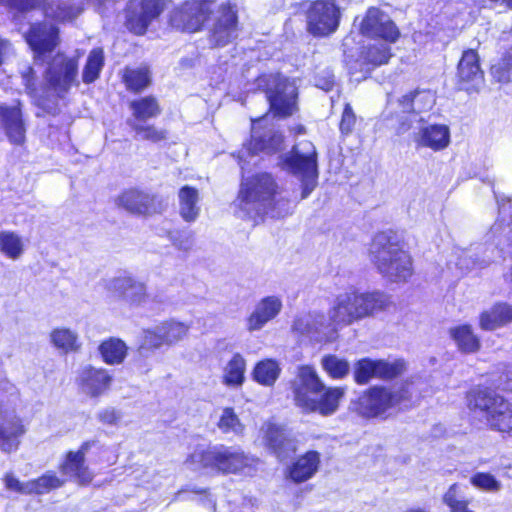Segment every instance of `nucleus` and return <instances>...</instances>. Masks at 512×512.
Here are the masks:
<instances>
[{
    "label": "nucleus",
    "instance_id": "1",
    "mask_svg": "<svg viewBox=\"0 0 512 512\" xmlns=\"http://www.w3.org/2000/svg\"><path fill=\"white\" fill-rule=\"evenodd\" d=\"M369 256L377 271L390 282H406L413 274L412 258L392 231L373 237Z\"/></svg>",
    "mask_w": 512,
    "mask_h": 512
},
{
    "label": "nucleus",
    "instance_id": "2",
    "mask_svg": "<svg viewBox=\"0 0 512 512\" xmlns=\"http://www.w3.org/2000/svg\"><path fill=\"white\" fill-rule=\"evenodd\" d=\"M294 399L296 405L306 412H319L327 416L333 414L344 395L341 388L325 390L323 382L314 368L302 366L299 368L298 380L294 383Z\"/></svg>",
    "mask_w": 512,
    "mask_h": 512
},
{
    "label": "nucleus",
    "instance_id": "3",
    "mask_svg": "<svg viewBox=\"0 0 512 512\" xmlns=\"http://www.w3.org/2000/svg\"><path fill=\"white\" fill-rule=\"evenodd\" d=\"M186 464L193 471L212 475L239 474L251 465V458L239 446L215 444L195 449Z\"/></svg>",
    "mask_w": 512,
    "mask_h": 512
},
{
    "label": "nucleus",
    "instance_id": "4",
    "mask_svg": "<svg viewBox=\"0 0 512 512\" xmlns=\"http://www.w3.org/2000/svg\"><path fill=\"white\" fill-rule=\"evenodd\" d=\"M389 303V296L384 292L346 291L337 296L335 305L329 311V317L336 325H348L384 310Z\"/></svg>",
    "mask_w": 512,
    "mask_h": 512
},
{
    "label": "nucleus",
    "instance_id": "5",
    "mask_svg": "<svg viewBox=\"0 0 512 512\" xmlns=\"http://www.w3.org/2000/svg\"><path fill=\"white\" fill-rule=\"evenodd\" d=\"M469 409L492 430H512V403L487 387L472 389L467 394Z\"/></svg>",
    "mask_w": 512,
    "mask_h": 512
},
{
    "label": "nucleus",
    "instance_id": "6",
    "mask_svg": "<svg viewBox=\"0 0 512 512\" xmlns=\"http://www.w3.org/2000/svg\"><path fill=\"white\" fill-rule=\"evenodd\" d=\"M280 168L301 183V199H306L317 186L318 153L310 141H301L278 157Z\"/></svg>",
    "mask_w": 512,
    "mask_h": 512
},
{
    "label": "nucleus",
    "instance_id": "7",
    "mask_svg": "<svg viewBox=\"0 0 512 512\" xmlns=\"http://www.w3.org/2000/svg\"><path fill=\"white\" fill-rule=\"evenodd\" d=\"M276 188L273 177L268 173L243 179L238 197L239 207L250 217L272 213Z\"/></svg>",
    "mask_w": 512,
    "mask_h": 512
},
{
    "label": "nucleus",
    "instance_id": "8",
    "mask_svg": "<svg viewBox=\"0 0 512 512\" xmlns=\"http://www.w3.org/2000/svg\"><path fill=\"white\" fill-rule=\"evenodd\" d=\"M17 387L8 380L0 381V450L10 453L19 446V438L25 433L14 406L18 400Z\"/></svg>",
    "mask_w": 512,
    "mask_h": 512
},
{
    "label": "nucleus",
    "instance_id": "9",
    "mask_svg": "<svg viewBox=\"0 0 512 512\" xmlns=\"http://www.w3.org/2000/svg\"><path fill=\"white\" fill-rule=\"evenodd\" d=\"M44 78L57 96H65L73 85L79 84L78 59L57 53L47 62Z\"/></svg>",
    "mask_w": 512,
    "mask_h": 512
},
{
    "label": "nucleus",
    "instance_id": "10",
    "mask_svg": "<svg viewBox=\"0 0 512 512\" xmlns=\"http://www.w3.org/2000/svg\"><path fill=\"white\" fill-rule=\"evenodd\" d=\"M435 104L434 95L430 91L416 90L398 100L401 115H397L398 125L395 127L397 135L406 133L414 122L425 120L423 113L428 112Z\"/></svg>",
    "mask_w": 512,
    "mask_h": 512
},
{
    "label": "nucleus",
    "instance_id": "11",
    "mask_svg": "<svg viewBox=\"0 0 512 512\" xmlns=\"http://www.w3.org/2000/svg\"><path fill=\"white\" fill-rule=\"evenodd\" d=\"M266 99L274 116L286 118L296 110L297 88L288 78L277 74L270 75L266 81Z\"/></svg>",
    "mask_w": 512,
    "mask_h": 512
},
{
    "label": "nucleus",
    "instance_id": "12",
    "mask_svg": "<svg viewBox=\"0 0 512 512\" xmlns=\"http://www.w3.org/2000/svg\"><path fill=\"white\" fill-rule=\"evenodd\" d=\"M404 398V390H391L384 386H373L365 391L353 403L355 410L362 416L377 417L389 408L399 404Z\"/></svg>",
    "mask_w": 512,
    "mask_h": 512
},
{
    "label": "nucleus",
    "instance_id": "13",
    "mask_svg": "<svg viewBox=\"0 0 512 512\" xmlns=\"http://www.w3.org/2000/svg\"><path fill=\"white\" fill-rule=\"evenodd\" d=\"M189 329V325L173 319L144 329L139 351L143 354L146 350H156L163 346H172L184 339Z\"/></svg>",
    "mask_w": 512,
    "mask_h": 512
},
{
    "label": "nucleus",
    "instance_id": "14",
    "mask_svg": "<svg viewBox=\"0 0 512 512\" xmlns=\"http://www.w3.org/2000/svg\"><path fill=\"white\" fill-rule=\"evenodd\" d=\"M340 17L335 0H316L307 11L308 31L315 36L329 35L337 30Z\"/></svg>",
    "mask_w": 512,
    "mask_h": 512
},
{
    "label": "nucleus",
    "instance_id": "15",
    "mask_svg": "<svg viewBox=\"0 0 512 512\" xmlns=\"http://www.w3.org/2000/svg\"><path fill=\"white\" fill-rule=\"evenodd\" d=\"M105 290L109 298L131 306L143 305L148 297L145 284L126 272L106 280Z\"/></svg>",
    "mask_w": 512,
    "mask_h": 512
},
{
    "label": "nucleus",
    "instance_id": "16",
    "mask_svg": "<svg viewBox=\"0 0 512 512\" xmlns=\"http://www.w3.org/2000/svg\"><path fill=\"white\" fill-rule=\"evenodd\" d=\"M262 121L263 119L253 121L251 140L248 144H244L238 153V162L242 170H244V165L249 163L248 157L253 158L260 152L271 154L282 149L284 136L271 129L260 132L256 124H260Z\"/></svg>",
    "mask_w": 512,
    "mask_h": 512
},
{
    "label": "nucleus",
    "instance_id": "17",
    "mask_svg": "<svg viewBox=\"0 0 512 512\" xmlns=\"http://www.w3.org/2000/svg\"><path fill=\"white\" fill-rule=\"evenodd\" d=\"M208 0L187 1L170 15V25L180 31L196 32L201 29L211 11Z\"/></svg>",
    "mask_w": 512,
    "mask_h": 512
},
{
    "label": "nucleus",
    "instance_id": "18",
    "mask_svg": "<svg viewBox=\"0 0 512 512\" xmlns=\"http://www.w3.org/2000/svg\"><path fill=\"white\" fill-rule=\"evenodd\" d=\"M162 11L161 0H130L125 9V26L135 35H144Z\"/></svg>",
    "mask_w": 512,
    "mask_h": 512
},
{
    "label": "nucleus",
    "instance_id": "19",
    "mask_svg": "<svg viewBox=\"0 0 512 512\" xmlns=\"http://www.w3.org/2000/svg\"><path fill=\"white\" fill-rule=\"evenodd\" d=\"M116 203L126 211L138 215L161 213L167 206L162 197L137 188L123 191Z\"/></svg>",
    "mask_w": 512,
    "mask_h": 512
},
{
    "label": "nucleus",
    "instance_id": "20",
    "mask_svg": "<svg viewBox=\"0 0 512 512\" xmlns=\"http://www.w3.org/2000/svg\"><path fill=\"white\" fill-rule=\"evenodd\" d=\"M405 370V362L401 359L394 361L372 360L363 358L354 366V380L357 384H367L372 378L392 379Z\"/></svg>",
    "mask_w": 512,
    "mask_h": 512
},
{
    "label": "nucleus",
    "instance_id": "21",
    "mask_svg": "<svg viewBox=\"0 0 512 512\" xmlns=\"http://www.w3.org/2000/svg\"><path fill=\"white\" fill-rule=\"evenodd\" d=\"M360 32L367 37H377L388 42H395L399 30L389 15L377 7H370L360 23Z\"/></svg>",
    "mask_w": 512,
    "mask_h": 512
},
{
    "label": "nucleus",
    "instance_id": "22",
    "mask_svg": "<svg viewBox=\"0 0 512 512\" xmlns=\"http://www.w3.org/2000/svg\"><path fill=\"white\" fill-rule=\"evenodd\" d=\"M238 16L235 5L222 3L211 30L210 41L215 46H225L237 37Z\"/></svg>",
    "mask_w": 512,
    "mask_h": 512
},
{
    "label": "nucleus",
    "instance_id": "23",
    "mask_svg": "<svg viewBox=\"0 0 512 512\" xmlns=\"http://www.w3.org/2000/svg\"><path fill=\"white\" fill-rule=\"evenodd\" d=\"M0 127L8 141L21 146L26 141V126L20 104L0 105Z\"/></svg>",
    "mask_w": 512,
    "mask_h": 512
},
{
    "label": "nucleus",
    "instance_id": "24",
    "mask_svg": "<svg viewBox=\"0 0 512 512\" xmlns=\"http://www.w3.org/2000/svg\"><path fill=\"white\" fill-rule=\"evenodd\" d=\"M58 27L46 23H36L31 25L26 41L35 53L36 58L44 56L51 52L58 44Z\"/></svg>",
    "mask_w": 512,
    "mask_h": 512
},
{
    "label": "nucleus",
    "instance_id": "25",
    "mask_svg": "<svg viewBox=\"0 0 512 512\" xmlns=\"http://www.w3.org/2000/svg\"><path fill=\"white\" fill-rule=\"evenodd\" d=\"M280 297L270 295L258 301L252 313L246 319V329L249 332L261 330L268 322L278 316L282 310Z\"/></svg>",
    "mask_w": 512,
    "mask_h": 512
},
{
    "label": "nucleus",
    "instance_id": "26",
    "mask_svg": "<svg viewBox=\"0 0 512 512\" xmlns=\"http://www.w3.org/2000/svg\"><path fill=\"white\" fill-rule=\"evenodd\" d=\"M457 76L461 84V89L475 90L484 80V73L480 68L479 56L473 49L463 52L458 63Z\"/></svg>",
    "mask_w": 512,
    "mask_h": 512
},
{
    "label": "nucleus",
    "instance_id": "27",
    "mask_svg": "<svg viewBox=\"0 0 512 512\" xmlns=\"http://www.w3.org/2000/svg\"><path fill=\"white\" fill-rule=\"evenodd\" d=\"M88 2L101 6L106 0H87ZM84 10V0L51 1L44 5L45 17L58 22L72 21Z\"/></svg>",
    "mask_w": 512,
    "mask_h": 512
},
{
    "label": "nucleus",
    "instance_id": "28",
    "mask_svg": "<svg viewBox=\"0 0 512 512\" xmlns=\"http://www.w3.org/2000/svg\"><path fill=\"white\" fill-rule=\"evenodd\" d=\"M479 327L483 331H495L512 323V304L496 302L479 314Z\"/></svg>",
    "mask_w": 512,
    "mask_h": 512
},
{
    "label": "nucleus",
    "instance_id": "29",
    "mask_svg": "<svg viewBox=\"0 0 512 512\" xmlns=\"http://www.w3.org/2000/svg\"><path fill=\"white\" fill-rule=\"evenodd\" d=\"M111 380V375L105 369L91 366L84 367L78 377L81 390L92 397L104 393L109 388Z\"/></svg>",
    "mask_w": 512,
    "mask_h": 512
},
{
    "label": "nucleus",
    "instance_id": "30",
    "mask_svg": "<svg viewBox=\"0 0 512 512\" xmlns=\"http://www.w3.org/2000/svg\"><path fill=\"white\" fill-rule=\"evenodd\" d=\"M265 442L267 447L271 449L281 461L288 458L296 450L294 441L287 437L281 427L272 423L266 426Z\"/></svg>",
    "mask_w": 512,
    "mask_h": 512
},
{
    "label": "nucleus",
    "instance_id": "31",
    "mask_svg": "<svg viewBox=\"0 0 512 512\" xmlns=\"http://www.w3.org/2000/svg\"><path fill=\"white\" fill-rule=\"evenodd\" d=\"M418 146L439 151L450 143V130L447 125L433 124L422 127L415 139Z\"/></svg>",
    "mask_w": 512,
    "mask_h": 512
},
{
    "label": "nucleus",
    "instance_id": "32",
    "mask_svg": "<svg viewBox=\"0 0 512 512\" xmlns=\"http://www.w3.org/2000/svg\"><path fill=\"white\" fill-rule=\"evenodd\" d=\"M319 465L320 454L317 451H308L289 467V478L295 483L305 482L314 476Z\"/></svg>",
    "mask_w": 512,
    "mask_h": 512
},
{
    "label": "nucleus",
    "instance_id": "33",
    "mask_svg": "<svg viewBox=\"0 0 512 512\" xmlns=\"http://www.w3.org/2000/svg\"><path fill=\"white\" fill-rule=\"evenodd\" d=\"M89 449V443L85 442L76 452H69L65 463L62 465L64 474L78 479L81 483H88L91 475L84 465L85 453Z\"/></svg>",
    "mask_w": 512,
    "mask_h": 512
},
{
    "label": "nucleus",
    "instance_id": "34",
    "mask_svg": "<svg viewBox=\"0 0 512 512\" xmlns=\"http://www.w3.org/2000/svg\"><path fill=\"white\" fill-rule=\"evenodd\" d=\"M449 334L462 353H476L481 347L479 337L474 333L472 326L469 324L454 326L449 329Z\"/></svg>",
    "mask_w": 512,
    "mask_h": 512
},
{
    "label": "nucleus",
    "instance_id": "35",
    "mask_svg": "<svg viewBox=\"0 0 512 512\" xmlns=\"http://www.w3.org/2000/svg\"><path fill=\"white\" fill-rule=\"evenodd\" d=\"M180 215L186 222H193L197 219L200 207L198 206V190L191 186H183L178 193Z\"/></svg>",
    "mask_w": 512,
    "mask_h": 512
},
{
    "label": "nucleus",
    "instance_id": "36",
    "mask_svg": "<svg viewBox=\"0 0 512 512\" xmlns=\"http://www.w3.org/2000/svg\"><path fill=\"white\" fill-rule=\"evenodd\" d=\"M281 367L277 360L267 358L256 363L252 377L253 379L263 385L272 386L279 378Z\"/></svg>",
    "mask_w": 512,
    "mask_h": 512
},
{
    "label": "nucleus",
    "instance_id": "37",
    "mask_svg": "<svg viewBox=\"0 0 512 512\" xmlns=\"http://www.w3.org/2000/svg\"><path fill=\"white\" fill-rule=\"evenodd\" d=\"M246 360L235 353L224 368L223 382L230 387H239L245 380Z\"/></svg>",
    "mask_w": 512,
    "mask_h": 512
},
{
    "label": "nucleus",
    "instance_id": "38",
    "mask_svg": "<svg viewBox=\"0 0 512 512\" xmlns=\"http://www.w3.org/2000/svg\"><path fill=\"white\" fill-rule=\"evenodd\" d=\"M387 42L376 41L366 46L361 53L364 64L370 65L372 68L386 64L391 57L390 46Z\"/></svg>",
    "mask_w": 512,
    "mask_h": 512
},
{
    "label": "nucleus",
    "instance_id": "39",
    "mask_svg": "<svg viewBox=\"0 0 512 512\" xmlns=\"http://www.w3.org/2000/svg\"><path fill=\"white\" fill-rule=\"evenodd\" d=\"M129 107L134 118L141 122L155 118L161 113L160 106L153 96L133 100L130 102Z\"/></svg>",
    "mask_w": 512,
    "mask_h": 512
},
{
    "label": "nucleus",
    "instance_id": "40",
    "mask_svg": "<svg viewBox=\"0 0 512 512\" xmlns=\"http://www.w3.org/2000/svg\"><path fill=\"white\" fill-rule=\"evenodd\" d=\"M127 346L119 338H109L99 346V352L107 364L115 365L123 362L127 355Z\"/></svg>",
    "mask_w": 512,
    "mask_h": 512
},
{
    "label": "nucleus",
    "instance_id": "41",
    "mask_svg": "<svg viewBox=\"0 0 512 512\" xmlns=\"http://www.w3.org/2000/svg\"><path fill=\"white\" fill-rule=\"evenodd\" d=\"M0 252L11 260H18L24 253L22 237L13 231H1Z\"/></svg>",
    "mask_w": 512,
    "mask_h": 512
},
{
    "label": "nucleus",
    "instance_id": "42",
    "mask_svg": "<svg viewBox=\"0 0 512 512\" xmlns=\"http://www.w3.org/2000/svg\"><path fill=\"white\" fill-rule=\"evenodd\" d=\"M104 66V52L101 48H94L90 51L86 64L82 71V80L85 84L93 83L99 78Z\"/></svg>",
    "mask_w": 512,
    "mask_h": 512
},
{
    "label": "nucleus",
    "instance_id": "43",
    "mask_svg": "<svg viewBox=\"0 0 512 512\" xmlns=\"http://www.w3.org/2000/svg\"><path fill=\"white\" fill-rule=\"evenodd\" d=\"M50 338L53 345L64 353L76 351L80 346L78 335L68 328L54 329Z\"/></svg>",
    "mask_w": 512,
    "mask_h": 512
},
{
    "label": "nucleus",
    "instance_id": "44",
    "mask_svg": "<svg viewBox=\"0 0 512 512\" xmlns=\"http://www.w3.org/2000/svg\"><path fill=\"white\" fill-rule=\"evenodd\" d=\"M63 483L64 481L58 478L55 473L48 472L38 479L27 481L24 489L27 491V494H45L52 489L61 487Z\"/></svg>",
    "mask_w": 512,
    "mask_h": 512
},
{
    "label": "nucleus",
    "instance_id": "45",
    "mask_svg": "<svg viewBox=\"0 0 512 512\" xmlns=\"http://www.w3.org/2000/svg\"><path fill=\"white\" fill-rule=\"evenodd\" d=\"M176 500H189V501H196L198 504L202 505L203 507L210 509L215 512L216 510V500L215 498L209 493V490L207 488H197L193 487L191 490H181L178 491L173 499Z\"/></svg>",
    "mask_w": 512,
    "mask_h": 512
},
{
    "label": "nucleus",
    "instance_id": "46",
    "mask_svg": "<svg viewBox=\"0 0 512 512\" xmlns=\"http://www.w3.org/2000/svg\"><path fill=\"white\" fill-rule=\"evenodd\" d=\"M123 80L128 90L140 92L150 84V74L146 68L126 69Z\"/></svg>",
    "mask_w": 512,
    "mask_h": 512
},
{
    "label": "nucleus",
    "instance_id": "47",
    "mask_svg": "<svg viewBox=\"0 0 512 512\" xmlns=\"http://www.w3.org/2000/svg\"><path fill=\"white\" fill-rule=\"evenodd\" d=\"M491 74L497 82H512V47L505 52L498 63L492 65Z\"/></svg>",
    "mask_w": 512,
    "mask_h": 512
},
{
    "label": "nucleus",
    "instance_id": "48",
    "mask_svg": "<svg viewBox=\"0 0 512 512\" xmlns=\"http://www.w3.org/2000/svg\"><path fill=\"white\" fill-rule=\"evenodd\" d=\"M218 427L223 433L233 435H240L244 430V426L233 408H225L223 410L218 421Z\"/></svg>",
    "mask_w": 512,
    "mask_h": 512
},
{
    "label": "nucleus",
    "instance_id": "49",
    "mask_svg": "<svg viewBox=\"0 0 512 512\" xmlns=\"http://www.w3.org/2000/svg\"><path fill=\"white\" fill-rule=\"evenodd\" d=\"M322 366L324 370L332 377L336 379L343 378L349 372V363L340 359L335 355H327L322 359Z\"/></svg>",
    "mask_w": 512,
    "mask_h": 512
},
{
    "label": "nucleus",
    "instance_id": "50",
    "mask_svg": "<svg viewBox=\"0 0 512 512\" xmlns=\"http://www.w3.org/2000/svg\"><path fill=\"white\" fill-rule=\"evenodd\" d=\"M492 384L495 388L512 392V364H501L492 374Z\"/></svg>",
    "mask_w": 512,
    "mask_h": 512
},
{
    "label": "nucleus",
    "instance_id": "51",
    "mask_svg": "<svg viewBox=\"0 0 512 512\" xmlns=\"http://www.w3.org/2000/svg\"><path fill=\"white\" fill-rule=\"evenodd\" d=\"M471 483L487 491H498L501 488L500 482L489 473H476L471 477Z\"/></svg>",
    "mask_w": 512,
    "mask_h": 512
},
{
    "label": "nucleus",
    "instance_id": "52",
    "mask_svg": "<svg viewBox=\"0 0 512 512\" xmlns=\"http://www.w3.org/2000/svg\"><path fill=\"white\" fill-rule=\"evenodd\" d=\"M131 127L136 132L137 136L143 140L159 142L166 138L165 132L163 130L156 129L154 126L131 124Z\"/></svg>",
    "mask_w": 512,
    "mask_h": 512
},
{
    "label": "nucleus",
    "instance_id": "53",
    "mask_svg": "<svg viewBox=\"0 0 512 512\" xmlns=\"http://www.w3.org/2000/svg\"><path fill=\"white\" fill-rule=\"evenodd\" d=\"M356 123V115L353 111L352 106L346 103L342 112L339 130L343 135H349L352 133Z\"/></svg>",
    "mask_w": 512,
    "mask_h": 512
},
{
    "label": "nucleus",
    "instance_id": "54",
    "mask_svg": "<svg viewBox=\"0 0 512 512\" xmlns=\"http://www.w3.org/2000/svg\"><path fill=\"white\" fill-rule=\"evenodd\" d=\"M169 237L173 245L179 250L189 251L193 247V237L189 232H171Z\"/></svg>",
    "mask_w": 512,
    "mask_h": 512
},
{
    "label": "nucleus",
    "instance_id": "55",
    "mask_svg": "<svg viewBox=\"0 0 512 512\" xmlns=\"http://www.w3.org/2000/svg\"><path fill=\"white\" fill-rule=\"evenodd\" d=\"M40 2L41 0H0L1 4L19 12L33 10L40 4Z\"/></svg>",
    "mask_w": 512,
    "mask_h": 512
},
{
    "label": "nucleus",
    "instance_id": "56",
    "mask_svg": "<svg viewBox=\"0 0 512 512\" xmlns=\"http://www.w3.org/2000/svg\"><path fill=\"white\" fill-rule=\"evenodd\" d=\"M313 316L311 314L304 315L295 319L293 323V330L301 334H310L312 331H317L318 328L312 324Z\"/></svg>",
    "mask_w": 512,
    "mask_h": 512
},
{
    "label": "nucleus",
    "instance_id": "57",
    "mask_svg": "<svg viewBox=\"0 0 512 512\" xmlns=\"http://www.w3.org/2000/svg\"><path fill=\"white\" fill-rule=\"evenodd\" d=\"M98 419L107 425H115L121 419V414L114 408H105L98 413Z\"/></svg>",
    "mask_w": 512,
    "mask_h": 512
},
{
    "label": "nucleus",
    "instance_id": "58",
    "mask_svg": "<svg viewBox=\"0 0 512 512\" xmlns=\"http://www.w3.org/2000/svg\"><path fill=\"white\" fill-rule=\"evenodd\" d=\"M22 80L23 84L25 86L26 92L32 96H37V89H36V81H35V73L31 67L27 69L25 73L22 74Z\"/></svg>",
    "mask_w": 512,
    "mask_h": 512
},
{
    "label": "nucleus",
    "instance_id": "59",
    "mask_svg": "<svg viewBox=\"0 0 512 512\" xmlns=\"http://www.w3.org/2000/svg\"><path fill=\"white\" fill-rule=\"evenodd\" d=\"M5 484H6V487L10 490L27 494V491L24 489L26 487V482H24V483L20 482L12 474H7L5 476Z\"/></svg>",
    "mask_w": 512,
    "mask_h": 512
},
{
    "label": "nucleus",
    "instance_id": "60",
    "mask_svg": "<svg viewBox=\"0 0 512 512\" xmlns=\"http://www.w3.org/2000/svg\"><path fill=\"white\" fill-rule=\"evenodd\" d=\"M457 490H458V485L453 484L450 486L448 491L445 493V495L443 497V501L447 506L451 507L452 505H454L455 503H457L458 501L461 500L458 496Z\"/></svg>",
    "mask_w": 512,
    "mask_h": 512
},
{
    "label": "nucleus",
    "instance_id": "61",
    "mask_svg": "<svg viewBox=\"0 0 512 512\" xmlns=\"http://www.w3.org/2000/svg\"><path fill=\"white\" fill-rule=\"evenodd\" d=\"M325 74L323 79L320 77L316 78V86L324 91H330L334 85V76L329 71H326Z\"/></svg>",
    "mask_w": 512,
    "mask_h": 512
},
{
    "label": "nucleus",
    "instance_id": "62",
    "mask_svg": "<svg viewBox=\"0 0 512 512\" xmlns=\"http://www.w3.org/2000/svg\"><path fill=\"white\" fill-rule=\"evenodd\" d=\"M11 44L6 39L0 36V65L3 63V58L10 52Z\"/></svg>",
    "mask_w": 512,
    "mask_h": 512
},
{
    "label": "nucleus",
    "instance_id": "63",
    "mask_svg": "<svg viewBox=\"0 0 512 512\" xmlns=\"http://www.w3.org/2000/svg\"><path fill=\"white\" fill-rule=\"evenodd\" d=\"M452 512H473L467 508V502L460 500L450 507Z\"/></svg>",
    "mask_w": 512,
    "mask_h": 512
},
{
    "label": "nucleus",
    "instance_id": "64",
    "mask_svg": "<svg viewBox=\"0 0 512 512\" xmlns=\"http://www.w3.org/2000/svg\"><path fill=\"white\" fill-rule=\"evenodd\" d=\"M405 512H427V511L425 509H422V508H411V509H408Z\"/></svg>",
    "mask_w": 512,
    "mask_h": 512
}]
</instances>
